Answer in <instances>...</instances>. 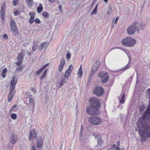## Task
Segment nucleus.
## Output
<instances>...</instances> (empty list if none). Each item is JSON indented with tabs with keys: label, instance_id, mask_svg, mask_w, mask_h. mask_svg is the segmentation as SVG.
Listing matches in <instances>:
<instances>
[{
	"label": "nucleus",
	"instance_id": "nucleus-21",
	"mask_svg": "<svg viewBox=\"0 0 150 150\" xmlns=\"http://www.w3.org/2000/svg\"><path fill=\"white\" fill-rule=\"evenodd\" d=\"M71 71H67V70H66L64 75V78L66 79V78H67L69 77L71 75Z\"/></svg>",
	"mask_w": 150,
	"mask_h": 150
},
{
	"label": "nucleus",
	"instance_id": "nucleus-60",
	"mask_svg": "<svg viewBox=\"0 0 150 150\" xmlns=\"http://www.w3.org/2000/svg\"><path fill=\"white\" fill-rule=\"evenodd\" d=\"M66 70L67 71H71V72H72V69H70L69 68V67L68 69L67 70Z\"/></svg>",
	"mask_w": 150,
	"mask_h": 150
},
{
	"label": "nucleus",
	"instance_id": "nucleus-55",
	"mask_svg": "<svg viewBox=\"0 0 150 150\" xmlns=\"http://www.w3.org/2000/svg\"><path fill=\"white\" fill-rule=\"evenodd\" d=\"M125 93H123V94L122 95V96L121 97V99H125Z\"/></svg>",
	"mask_w": 150,
	"mask_h": 150
},
{
	"label": "nucleus",
	"instance_id": "nucleus-28",
	"mask_svg": "<svg viewBox=\"0 0 150 150\" xmlns=\"http://www.w3.org/2000/svg\"><path fill=\"white\" fill-rule=\"evenodd\" d=\"M65 64V61L64 59V58H62L60 60V63L59 65L64 66Z\"/></svg>",
	"mask_w": 150,
	"mask_h": 150
},
{
	"label": "nucleus",
	"instance_id": "nucleus-26",
	"mask_svg": "<svg viewBox=\"0 0 150 150\" xmlns=\"http://www.w3.org/2000/svg\"><path fill=\"white\" fill-rule=\"evenodd\" d=\"M98 6V4L96 5V6L95 8L93 9V11H92V12L91 13V15L95 14H96L97 12Z\"/></svg>",
	"mask_w": 150,
	"mask_h": 150
},
{
	"label": "nucleus",
	"instance_id": "nucleus-5",
	"mask_svg": "<svg viewBox=\"0 0 150 150\" xmlns=\"http://www.w3.org/2000/svg\"><path fill=\"white\" fill-rule=\"evenodd\" d=\"M98 76L99 78H101V82L103 83L106 82L109 79L108 74L106 72L105 73H100L98 74Z\"/></svg>",
	"mask_w": 150,
	"mask_h": 150
},
{
	"label": "nucleus",
	"instance_id": "nucleus-24",
	"mask_svg": "<svg viewBox=\"0 0 150 150\" xmlns=\"http://www.w3.org/2000/svg\"><path fill=\"white\" fill-rule=\"evenodd\" d=\"M37 44V42L34 41V42L33 43V47H32L33 51H35L36 50V49L38 47Z\"/></svg>",
	"mask_w": 150,
	"mask_h": 150
},
{
	"label": "nucleus",
	"instance_id": "nucleus-43",
	"mask_svg": "<svg viewBox=\"0 0 150 150\" xmlns=\"http://www.w3.org/2000/svg\"><path fill=\"white\" fill-rule=\"evenodd\" d=\"M112 12V8L110 6L109 7V8H108L107 12V13L108 14H110Z\"/></svg>",
	"mask_w": 150,
	"mask_h": 150
},
{
	"label": "nucleus",
	"instance_id": "nucleus-54",
	"mask_svg": "<svg viewBox=\"0 0 150 150\" xmlns=\"http://www.w3.org/2000/svg\"><path fill=\"white\" fill-rule=\"evenodd\" d=\"M127 113L128 115H130L131 113V110L130 108L127 110Z\"/></svg>",
	"mask_w": 150,
	"mask_h": 150
},
{
	"label": "nucleus",
	"instance_id": "nucleus-32",
	"mask_svg": "<svg viewBox=\"0 0 150 150\" xmlns=\"http://www.w3.org/2000/svg\"><path fill=\"white\" fill-rule=\"evenodd\" d=\"M145 27V24H140L139 25V27L140 28V29L142 30H143L144 29V28Z\"/></svg>",
	"mask_w": 150,
	"mask_h": 150
},
{
	"label": "nucleus",
	"instance_id": "nucleus-46",
	"mask_svg": "<svg viewBox=\"0 0 150 150\" xmlns=\"http://www.w3.org/2000/svg\"><path fill=\"white\" fill-rule=\"evenodd\" d=\"M2 37L4 39H8V36L6 34H4L3 35Z\"/></svg>",
	"mask_w": 150,
	"mask_h": 150
},
{
	"label": "nucleus",
	"instance_id": "nucleus-31",
	"mask_svg": "<svg viewBox=\"0 0 150 150\" xmlns=\"http://www.w3.org/2000/svg\"><path fill=\"white\" fill-rule=\"evenodd\" d=\"M129 67V63H128L126 66L124 67L123 68L120 69V70H126L127 69H128Z\"/></svg>",
	"mask_w": 150,
	"mask_h": 150
},
{
	"label": "nucleus",
	"instance_id": "nucleus-41",
	"mask_svg": "<svg viewBox=\"0 0 150 150\" xmlns=\"http://www.w3.org/2000/svg\"><path fill=\"white\" fill-rule=\"evenodd\" d=\"M23 69V67L22 65H20V66L17 67L16 70L17 71H19V70H21Z\"/></svg>",
	"mask_w": 150,
	"mask_h": 150
},
{
	"label": "nucleus",
	"instance_id": "nucleus-40",
	"mask_svg": "<svg viewBox=\"0 0 150 150\" xmlns=\"http://www.w3.org/2000/svg\"><path fill=\"white\" fill-rule=\"evenodd\" d=\"M35 23L37 24H39L40 23V21L38 18H36L35 20Z\"/></svg>",
	"mask_w": 150,
	"mask_h": 150
},
{
	"label": "nucleus",
	"instance_id": "nucleus-14",
	"mask_svg": "<svg viewBox=\"0 0 150 150\" xmlns=\"http://www.w3.org/2000/svg\"><path fill=\"white\" fill-rule=\"evenodd\" d=\"M35 12H30L29 13V15L30 16L29 22L30 24H32L33 23L34 20V16L35 15Z\"/></svg>",
	"mask_w": 150,
	"mask_h": 150
},
{
	"label": "nucleus",
	"instance_id": "nucleus-48",
	"mask_svg": "<svg viewBox=\"0 0 150 150\" xmlns=\"http://www.w3.org/2000/svg\"><path fill=\"white\" fill-rule=\"evenodd\" d=\"M20 13L17 10H16L14 13V15L15 16H17L19 15Z\"/></svg>",
	"mask_w": 150,
	"mask_h": 150
},
{
	"label": "nucleus",
	"instance_id": "nucleus-30",
	"mask_svg": "<svg viewBox=\"0 0 150 150\" xmlns=\"http://www.w3.org/2000/svg\"><path fill=\"white\" fill-rule=\"evenodd\" d=\"M11 118L13 120H15L17 118V115L15 113H12L11 115Z\"/></svg>",
	"mask_w": 150,
	"mask_h": 150
},
{
	"label": "nucleus",
	"instance_id": "nucleus-25",
	"mask_svg": "<svg viewBox=\"0 0 150 150\" xmlns=\"http://www.w3.org/2000/svg\"><path fill=\"white\" fill-rule=\"evenodd\" d=\"M127 31L128 34L131 35V25L129 26L127 29Z\"/></svg>",
	"mask_w": 150,
	"mask_h": 150
},
{
	"label": "nucleus",
	"instance_id": "nucleus-3",
	"mask_svg": "<svg viewBox=\"0 0 150 150\" xmlns=\"http://www.w3.org/2000/svg\"><path fill=\"white\" fill-rule=\"evenodd\" d=\"M88 122L90 123L95 125H98L101 124L102 120L98 117L92 116L88 118Z\"/></svg>",
	"mask_w": 150,
	"mask_h": 150
},
{
	"label": "nucleus",
	"instance_id": "nucleus-37",
	"mask_svg": "<svg viewBox=\"0 0 150 150\" xmlns=\"http://www.w3.org/2000/svg\"><path fill=\"white\" fill-rule=\"evenodd\" d=\"M137 43L136 40L132 38V47L134 46Z\"/></svg>",
	"mask_w": 150,
	"mask_h": 150
},
{
	"label": "nucleus",
	"instance_id": "nucleus-29",
	"mask_svg": "<svg viewBox=\"0 0 150 150\" xmlns=\"http://www.w3.org/2000/svg\"><path fill=\"white\" fill-rule=\"evenodd\" d=\"M43 70L41 68L38 70V71L36 72V75H40Z\"/></svg>",
	"mask_w": 150,
	"mask_h": 150
},
{
	"label": "nucleus",
	"instance_id": "nucleus-36",
	"mask_svg": "<svg viewBox=\"0 0 150 150\" xmlns=\"http://www.w3.org/2000/svg\"><path fill=\"white\" fill-rule=\"evenodd\" d=\"M19 0H14L13 1V6H16L18 3Z\"/></svg>",
	"mask_w": 150,
	"mask_h": 150
},
{
	"label": "nucleus",
	"instance_id": "nucleus-45",
	"mask_svg": "<svg viewBox=\"0 0 150 150\" xmlns=\"http://www.w3.org/2000/svg\"><path fill=\"white\" fill-rule=\"evenodd\" d=\"M63 66L59 65V69H58V70H59V72H61V71H62V70L63 69Z\"/></svg>",
	"mask_w": 150,
	"mask_h": 150
},
{
	"label": "nucleus",
	"instance_id": "nucleus-44",
	"mask_svg": "<svg viewBox=\"0 0 150 150\" xmlns=\"http://www.w3.org/2000/svg\"><path fill=\"white\" fill-rule=\"evenodd\" d=\"M71 54L70 53H68L66 54V57L67 59H69L71 57Z\"/></svg>",
	"mask_w": 150,
	"mask_h": 150
},
{
	"label": "nucleus",
	"instance_id": "nucleus-1",
	"mask_svg": "<svg viewBox=\"0 0 150 150\" xmlns=\"http://www.w3.org/2000/svg\"><path fill=\"white\" fill-rule=\"evenodd\" d=\"M147 92L149 98V105L143 116L137 123L139 132L143 140H146L147 137H150V120H148L150 118V88L147 90Z\"/></svg>",
	"mask_w": 150,
	"mask_h": 150
},
{
	"label": "nucleus",
	"instance_id": "nucleus-50",
	"mask_svg": "<svg viewBox=\"0 0 150 150\" xmlns=\"http://www.w3.org/2000/svg\"><path fill=\"white\" fill-rule=\"evenodd\" d=\"M5 13V9H4L3 6L1 7V14H2L3 13Z\"/></svg>",
	"mask_w": 150,
	"mask_h": 150
},
{
	"label": "nucleus",
	"instance_id": "nucleus-10",
	"mask_svg": "<svg viewBox=\"0 0 150 150\" xmlns=\"http://www.w3.org/2000/svg\"><path fill=\"white\" fill-rule=\"evenodd\" d=\"M16 92L15 90L10 88L9 93L8 96V100L9 102L11 101Z\"/></svg>",
	"mask_w": 150,
	"mask_h": 150
},
{
	"label": "nucleus",
	"instance_id": "nucleus-15",
	"mask_svg": "<svg viewBox=\"0 0 150 150\" xmlns=\"http://www.w3.org/2000/svg\"><path fill=\"white\" fill-rule=\"evenodd\" d=\"M32 137L33 138L37 137L36 133L34 129H33L30 131V135L29 137L30 141L32 139Z\"/></svg>",
	"mask_w": 150,
	"mask_h": 150
},
{
	"label": "nucleus",
	"instance_id": "nucleus-20",
	"mask_svg": "<svg viewBox=\"0 0 150 150\" xmlns=\"http://www.w3.org/2000/svg\"><path fill=\"white\" fill-rule=\"evenodd\" d=\"M7 71V69L6 68H4L3 70L2 71L1 73L2 77L3 78H5L6 77V74Z\"/></svg>",
	"mask_w": 150,
	"mask_h": 150
},
{
	"label": "nucleus",
	"instance_id": "nucleus-38",
	"mask_svg": "<svg viewBox=\"0 0 150 150\" xmlns=\"http://www.w3.org/2000/svg\"><path fill=\"white\" fill-rule=\"evenodd\" d=\"M83 127L82 125H81V128L80 129V135L81 137L82 134L83 132Z\"/></svg>",
	"mask_w": 150,
	"mask_h": 150
},
{
	"label": "nucleus",
	"instance_id": "nucleus-61",
	"mask_svg": "<svg viewBox=\"0 0 150 150\" xmlns=\"http://www.w3.org/2000/svg\"><path fill=\"white\" fill-rule=\"evenodd\" d=\"M69 67V68L72 69L73 70V67H72L71 65H70Z\"/></svg>",
	"mask_w": 150,
	"mask_h": 150
},
{
	"label": "nucleus",
	"instance_id": "nucleus-62",
	"mask_svg": "<svg viewBox=\"0 0 150 150\" xmlns=\"http://www.w3.org/2000/svg\"><path fill=\"white\" fill-rule=\"evenodd\" d=\"M17 29V27H15V28H13V27H12L11 29V30H15Z\"/></svg>",
	"mask_w": 150,
	"mask_h": 150
},
{
	"label": "nucleus",
	"instance_id": "nucleus-64",
	"mask_svg": "<svg viewBox=\"0 0 150 150\" xmlns=\"http://www.w3.org/2000/svg\"><path fill=\"white\" fill-rule=\"evenodd\" d=\"M17 106V105L16 104L13 107H12V108H16Z\"/></svg>",
	"mask_w": 150,
	"mask_h": 150
},
{
	"label": "nucleus",
	"instance_id": "nucleus-16",
	"mask_svg": "<svg viewBox=\"0 0 150 150\" xmlns=\"http://www.w3.org/2000/svg\"><path fill=\"white\" fill-rule=\"evenodd\" d=\"M49 42H42L41 43L39 46L38 48L40 50H41L43 48L48 47L49 45Z\"/></svg>",
	"mask_w": 150,
	"mask_h": 150
},
{
	"label": "nucleus",
	"instance_id": "nucleus-63",
	"mask_svg": "<svg viewBox=\"0 0 150 150\" xmlns=\"http://www.w3.org/2000/svg\"><path fill=\"white\" fill-rule=\"evenodd\" d=\"M27 53L28 54V55L29 56H30V55L31 54V53L30 52H29V51H28L27 52Z\"/></svg>",
	"mask_w": 150,
	"mask_h": 150
},
{
	"label": "nucleus",
	"instance_id": "nucleus-42",
	"mask_svg": "<svg viewBox=\"0 0 150 150\" xmlns=\"http://www.w3.org/2000/svg\"><path fill=\"white\" fill-rule=\"evenodd\" d=\"M49 64V63H47L42 67L41 68L43 70H44L45 69L46 67H47Z\"/></svg>",
	"mask_w": 150,
	"mask_h": 150
},
{
	"label": "nucleus",
	"instance_id": "nucleus-27",
	"mask_svg": "<svg viewBox=\"0 0 150 150\" xmlns=\"http://www.w3.org/2000/svg\"><path fill=\"white\" fill-rule=\"evenodd\" d=\"M27 5L29 7H31L32 5V3L33 2V0H25Z\"/></svg>",
	"mask_w": 150,
	"mask_h": 150
},
{
	"label": "nucleus",
	"instance_id": "nucleus-19",
	"mask_svg": "<svg viewBox=\"0 0 150 150\" xmlns=\"http://www.w3.org/2000/svg\"><path fill=\"white\" fill-rule=\"evenodd\" d=\"M67 80V79L66 78L65 79L64 77L63 78L61 79L59 84V87H62Z\"/></svg>",
	"mask_w": 150,
	"mask_h": 150
},
{
	"label": "nucleus",
	"instance_id": "nucleus-9",
	"mask_svg": "<svg viewBox=\"0 0 150 150\" xmlns=\"http://www.w3.org/2000/svg\"><path fill=\"white\" fill-rule=\"evenodd\" d=\"M18 81V78L13 77L10 83V88L15 90V86L17 83Z\"/></svg>",
	"mask_w": 150,
	"mask_h": 150
},
{
	"label": "nucleus",
	"instance_id": "nucleus-49",
	"mask_svg": "<svg viewBox=\"0 0 150 150\" xmlns=\"http://www.w3.org/2000/svg\"><path fill=\"white\" fill-rule=\"evenodd\" d=\"M93 135L95 137V138H96L98 137V134L97 133H93Z\"/></svg>",
	"mask_w": 150,
	"mask_h": 150
},
{
	"label": "nucleus",
	"instance_id": "nucleus-57",
	"mask_svg": "<svg viewBox=\"0 0 150 150\" xmlns=\"http://www.w3.org/2000/svg\"><path fill=\"white\" fill-rule=\"evenodd\" d=\"M120 142L119 141H118L117 142V146H118V147H119V146H120Z\"/></svg>",
	"mask_w": 150,
	"mask_h": 150
},
{
	"label": "nucleus",
	"instance_id": "nucleus-12",
	"mask_svg": "<svg viewBox=\"0 0 150 150\" xmlns=\"http://www.w3.org/2000/svg\"><path fill=\"white\" fill-rule=\"evenodd\" d=\"M10 140L11 143L12 144H15L18 141L17 136L13 133L10 136Z\"/></svg>",
	"mask_w": 150,
	"mask_h": 150
},
{
	"label": "nucleus",
	"instance_id": "nucleus-51",
	"mask_svg": "<svg viewBox=\"0 0 150 150\" xmlns=\"http://www.w3.org/2000/svg\"><path fill=\"white\" fill-rule=\"evenodd\" d=\"M45 76V75H43L42 74V76H41L40 77V79L42 80L41 81V83L42 82V80L44 78Z\"/></svg>",
	"mask_w": 150,
	"mask_h": 150
},
{
	"label": "nucleus",
	"instance_id": "nucleus-39",
	"mask_svg": "<svg viewBox=\"0 0 150 150\" xmlns=\"http://www.w3.org/2000/svg\"><path fill=\"white\" fill-rule=\"evenodd\" d=\"M103 143V141L99 138L98 139V144L99 145H101V144Z\"/></svg>",
	"mask_w": 150,
	"mask_h": 150
},
{
	"label": "nucleus",
	"instance_id": "nucleus-13",
	"mask_svg": "<svg viewBox=\"0 0 150 150\" xmlns=\"http://www.w3.org/2000/svg\"><path fill=\"white\" fill-rule=\"evenodd\" d=\"M43 141L42 139V137H39L37 140V146L38 148H40L42 147L43 145Z\"/></svg>",
	"mask_w": 150,
	"mask_h": 150
},
{
	"label": "nucleus",
	"instance_id": "nucleus-52",
	"mask_svg": "<svg viewBox=\"0 0 150 150\" xmlns=\"http://www.w3.org/2000/svg\"><path fill=\"white\" fill-rule=\"evenodd\" d=\"M125 101V99H120V103L121 104L123 103Z\"/></svg>",
	"mask_w": 150,
	"mask_h": 150
},
{
	"label": "nucleus",
	"instance_id": "nucleus-7",
	"mask_svg": "<svg viewBox=\"0 0 150 150\" xmlns=\"http://www.w3.org/2000/svg\"><path fill=\"white\" fill-rule=\"evenodd\" d=\"M138 25V22L135 21L132 25V35L134 34L135 32L139 33V29Z\"/></svg>",
	"mask_w": 150,
	"mask_h": 150
},
{
	"label": "nucleus",
	"instance_id": "nucleus-34",
	"mask_svg": "<svg viewBox=\"0 0 150 150\" xmlns=\"http://www.w3.org/2000/svg\"><path fill=\"white\" fill-rule=\"evenodd\" d=\"M16 25V23L13 20H12L10 22V25L11 27V26H13V25Z\"/></svg>",
	"mask_w": 150,
	"mask_h": 150
},
{
	"label": "nucleus",
	"instance_id": "nucleus-58",
	"mask_svg": "<svg viewBox=\"0 0 150 150\" xmlns=\"http://www.w3.org/2000/svg\"><path fill=\"white\" fill-rule=\"evenodd\" d=\"M31 150H36L35 147L33 146H32L31 147Z\"/></svg>",
	"mask_w": 150,
	"mask_h": 150
},
{
	"label": "nucleus",
	"instance_id": "nucleus-18",
	"mask_svg": "<svg viewBox=\"0 0 150 150\" xmlns=\"http://www.w3.org/2000/svg\"><path fill=\"white\" fill-rule=\"evenodd\" d=\"M43 8L42 6V5L41 4H40L39 6L37 8V11L38 13H41L42 11L43 10Z\"/></svg>",
	"mask_w": 150,
	"mask_h": 150
},
{
	"label": "nucleus",
	"instance_id": "nucleus-33",
	"mask_svg": "<svg viewBox=\"0 0 150 150\" xmlns=\"http://www.w3.org/2000/svg\"><path fill=\"white\" fill-rule=\"evenodd\" d=\"M1 16L2 22H4L5 21V13H3L2 14H1Z\"/></svg>",
	"mask_w": 150,
	"mask_h": 150
},
{
	"label": "nucleus",
	"instance_id": "nucleus-35",
	"mask_svg": "<svg viewBox=\"0 0 150 150\" xmlns=\"http://www.w3.org/2000/svg\"><path fill=\"white\" fill-rule=\"evenodd\" d=\"M11 31H13V34L15 35H18V29H16L15 30H11Z\"/></svg>",
	"mask_w": 150,
	"mask_h": 150
},
{
	"label": "nucleus",
	"instance_id": "nucleus-23",
	"mask_svg": "<svg viewBox=\"0 0 150 150\" xmlns=\"http://www.w3.org/2000/svg\"><path fill=\"white\" fill-rule=\"evenodd\" d=\"M42 14L44 18H48L49 17L50 15L46 11H45L43 12Z\"/></svg>",
	"mask_w": 150,
	"mask_h": 150
},
{
	"label": "nucleus",
	"instance_id": "nucleus-22",
	"mask_svg": "<svg viewBox=\"0 0 150 150\" xmlns=\"http://www.w3.org/2000/svg\"><path fill=\"white\" fill-rule=\"evenodd\" d=\"M78 75L79 77H82L83 74V71L82 70V68H81V65L80 66L79 70V72L78 73Z\"/></svg>",
	"mask_w": 150,
	"mask_h": 150
},
{
	"label": "nucleus",
	"instance_id": "nucleus-17",
	"mask_svg": "<svg viewBox=\"0 0 150 150\" xmlns=\"http://www.w3.org/2000/svg\"><path fill=\"white\" fill-rule=\"evenodd\" d=\"M29 102L30 105V106H33V110L32 112V113H33L34 111V108L35 107L34 101L33 98H30L29 99Z\"/></svg>",
	"mask_w": 150,
	"mask_h": 150
},
{
	"label": "nucleus",
	"instance_id": "nucleus-47",
	"mask_svg": "<svg viewBox=\"0 0 150 150\" xmlns=\"http://www.w3.org/2000/svg\"><path fill=\"white\" fill-rule=\"evenodd\" d=\"M117 148V146H116V145L115 144H113V145H112L111 146V148L112 149H115L116 150V149Z\"/></svg>",
	"mask_w": 150,
	"mask_h": 150
},
{
	"label": "nucleus",
	"instance_id": "nucleus-53",
	"mask_svg": "<svg viewBox=\"0 0 150 150\" xmlns=\"http://www.w3.org/2000/svg\"><path fill=\"white\" fill-rule=\"evenodd\" d=\"M47 71V69H46L42 73V74L44 75L45 76Z\"/></svg>",
	"mask_w": 150,
	"mask_h": 150
},
{
	"label": "nucleus",
	"instance_id": "nucleus-56",
	"mask_svg": "<svg viewBox=\"0 0 150 150\" xmlns=\"http://www.w3.org/2000/svg\"><path fill=\"white\" fill-rule=\"evenodd\" d=\"M59 9L60 11H61L62 10V6L61 5H59Z\"/></svg>",
	"mask_w": 150,
	"mask_h": 150
},
{
	"label": "nucleus",
	"instance_id": "nucleus-11",
	"mask_svg": "<svg viewBox=\"0 0 150 150\" xmlns=\"http://www.w3.org/2000/svg\"><path fill=\"white\" fill-rule=\"evenodd\" d=\"M24 55L22 53H20L18 55L17 59L18 62L16 64L17 66L20 65L22 63L24 58Z\"/></svg>",
	"mask_w": 150,
	"mask_h": 150
},
{
	"label": "nucleus",
	"instance_id": "nucleus-59",
	"mask_svg": "<svg viewBox=\"0 0 150 150\" xmlns=\"http://www.w3.org/2000/svg\"><path fill=\"white\" fill-rule=\"evenodd\" d=\"M118 18L117 17L115 19V22H114V23L115 24H116L117 23V20H118Z\"/></svg>",
	"mask_w": 150,
	"mask_h": 150
},
{
	"label": "nucleus",
	"instance_id": "nucleus-2",
	"mask_svg": "<svg viewBox=\"0 0 150 150\" xmlns=\"http://www.w3.org/2000/svg\"><path fill=\"white\" fill-rule=\"evenodd\" d=\"M89 104L86 108V112L91 115H99L100 112L99 110L101 106L99 100L96 97H91L89 99Z\"/></svg>",
	"mask_w": 150,
	"mask_h": 150
},
{
	"label": "nucleus",
	"instance_id": "nucleus-6",
	"mask_svg": "<svg viewBox=\"0 0 150 150\" xmlns=\"http://www.w3.org/2000/svg\"><path fill=\"white\" fill-rule=\"evenodd\" d=\"M100 64V61H97L93 64L92 68L91 71L90 73L89 79L93 77V74L97 71L99 67Z\"/></svg>",
	"mask_w": 150,
	"mask_h": 150
},
{
	"label": "nucleus",
	"instance_id": "nucleus-4",
	"mask_svg": "<svg viewBox=\"0 0 150 150\" xmlns=\"http://www.w3.org/2000/svg\"><path fill=\"white\" fill-rule=\"evenodd\" d=\"M104 92L103 88L101 87L97 86L93 90V93L94 94L98 97L101 96Z\"/></svg>",
	"mask_w": 150,
	"mask_h": 150
},
{
	"label": "nucleus",
	"instance_id": "nucleus-8",
	"mask_svg": "<svg viewBox=\"0 0 150 150\" xmlns=\"http://www.w3.org/2000/svg\"><path fill=\"white\" fill-rule=\"evenodd\" d=\"M122 44L127 47H131V38L128 37L125 38L122 40Z\"/></svg>",
	"mask_w": 150,
	"mask_h": 150
}]
</instances>
